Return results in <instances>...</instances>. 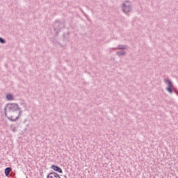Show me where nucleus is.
I'll return each mask as SVG.
<instances>
[{
    "label": "nucleus",
    "mask_w": 178,
    "mask_h": 178,
    "mask_svg": "<svg viewBox=\"0 0 178 178\" xmlns=\"http://www.w3.org/2000/svg\"><path fill=\"white\" fill-rule=\"evenodd\" d=\"M4 111L6 118L11 122H16L23 113L22 108L16 103H8L6 105Z\"/></svg>",
    "instance_id": "nucleus-1"
},
{
    "label": "nucleus",
    "mask_w": 178,
    "mask_h": 178,
    "mask_svg": "<svg viewBox=\"0 0 178 178\" xmlns=\"http://www.w3.org/2000/svg\"><path fill=\"white\" fill-rule=\"evenodd\" d=\"M65 27V23L62 21H56L54 24V30L55 31L56 35H58L61 31L62 29Z\"/></svg>",
    "instance_id": "nucleus-2"
},
{
    "label": "nucleus",
    "mask_w": 178,
    "mask_h": 178,
    "mask_svg": "<svg viewBox=\"0 0 178 178\" xmlns=\"http://www.w3.org/2000/svg\"><path fill=\"white\" fill-rule=\"evenodd\" d=\"M122 9L124 13H130L133 10V8L131 7V4L130 3V1H126L124 3H122Z\"/></svg>",
    "instance_id": "nucleus-3"
},
{
    "label": "nucleus",
    "mask_w": 178,
    "mask_h": 178,
    "mask_svg": "<svg viewBox=\"0 0 178 178\" xmlns=\"http://www.w3.org/2000/svg\"><path fill=\"white\" fill-rule=\"evenodd\" d=\"M163 81L165 84H168L167 88H175V86L172 83V81L169 80V79L165 78Z\"/></svg>",
    "instance_id": "nucleus-4"
},
{
    "label": "nucleus",
    "mask_w": 178,
    "mask_h": 178,
    "mask_svg": "<svg viewBox=\"0 0 178 178\" xmlns=\"http://www.w3.org/2000/svg\"><path fill=\"white\" fill-rule=\"evenodd\" d=\"M51 169H53V170H55V172H58V173H63V171L62 170V168H60L58 165H52L51 166Z\"/></svg>",
    "instance_id": "nucleus-5"
},
{
    "label": "nucleus",
    "mask_w": 178,
    "mask_h": 178,
    "mask_svg": "<svg viewBox=\"0 0 178 178\" xmlns=\"http://www.w3.org/2000/svg\"><path fill=\"white\" fill-rule=\"evenodd\" d=\"M47 178H60L59 175L56 172H50L47 176Z\"/></svg>",
    "instance_id": "nucleus-6"
},
{
    "label": "nucleus",
    "mask_w": 178,
    "mask_h": 178,
    "mask_svg": "<svg viewBox=\"0 0 178 178\" xmlns=\"http://www.w3.org/2000/svg\"><path fill=\"white\" fill-rule=\"evenodd\" d=\"M117 49H118V50H122V49L126 50V49H127V45H126V44H118V47H117Z\"/></svg>",
    "instance_id": "nucleus-7"
},
{
    "label": "nucleus",
    "mask_w": 178,
    "mask_h": 178,
    "mask_svg": "<svg viewBox=\"0 0 178 178\" xmlns=\"http://www.w3.org/2000/svg\"><path fill=\"white\" fill-rule=\"evenodd\" d=\"M127 54V51H118L116 53L117 56H126V54Z\"/></svg>",
    "instance_id": "nucleus-8"
},
{
    "label": "nucleus",
    "mask_w": 178,
    "mask_h": 178,
    "mask_svg": "<svg viewBox=\"0 0 178 178\" xmlns=\"http://www.w3.org/2000/svg\"><path fill=\"white\" fill-rule=\"evenodd\" d=\"M12 172V168L8 167L5 169L4 173L6 177L9 176V173Z\"/></svg>",
    "instance_id": "nucleus-9"
},
{
    "label": "nucleus",
    "mask_w": 178,
    "mask_h": 178,
    "mask_svg": "<svg viewBox=\"0 0 178 178\" xmlns=\"http://www.w3.org/2000/svg\"><path fill=\"white\" fill-rule=\"evenodd\" d=\"M6 99L8 101H13L14 98H13V95L12 94H8L6 95Z\"/></svg>",
    "instance_id": "nucleus-10"
},
{
    "label": "nucleus",
    "mask_w": 178,
    "mask_h": 178,
    "mask_svg": "<svg viewBox=\"0 0 178 178\" xmlns=\"http://www.w3.org/2000/svg\"><path fill=\"white\" fill-rule=\"evenodd\" d=\"M165 90H166L170 94H173V90H175V88H166Z\"/></svg>",
    "instance_id": "nucleus-11"
},
{
    "label": "nucleus",
    "mask_w": 178,
    "mask_h": 178,
    "mask_svg": "<svg viewBox=\"0 0 178 178\" xmlns=\"http://www.w3.org/2000/svg\"><path fill=\"white\" fill-rule=\"evenodd\" d=\"M0 42L1 44H6V40L2 38H0Z\"/></svg>",
    "instance_id": "nucleus-12"
},
{
    "label": "nucleus",
    "mask_w": 178,
    "mask_h": 178,
    "mask_svg": "<svg viewBox=\"0 0 178 178\" xmlns=\"http://www.w3.org/2000/svg\"><path fill=\"white\" fill-rule=\"evenodd\" d=\"M13 131L15 133L16 131H17V129H16V127H15L13 129Z\"/></svg>",
    "instance_id": "nucleus-13"
},
{
    "label": "nucleus",
    "mask_w": 178,
    "mask_h": 178,
    "mask_svg": "<svg viewBox=\"0 0 178 178\" xmlns=\"http://www.w3.org/2000/svg\"><path fill=\"white\" fill-rule=\"evenodd\" d=\"M113 51H115V49H118V48H113L112 49Z\"/></svg>",
    "instance_id": "nucleus-14"
},
{
    "label": "nucleus",
    "mask_w": 178,
    "mask_h": 178,
    "mask_svg": "<svg viewBox=\"0 0 178 178\" xmlns=\"http://www.w3.org/2000/svg\"><path fill=\"white\" fill-rule=\"evenodd\" d=\"M175 92H176L177 95H178V92H177V91H175Z\"/></svg>",
    "instance_id": "nucleus-15"
},
{
    "label": "nucleus",
    "mask_w": 178,
    "mask_h": 178,
    "mask_svg": "<svg viewBox=\"0 0 178 178\" xmlns=\"http://www.w3.org/2000/svg\"><path fill=\"white\" fill-rule=\"evenodd\" d=\"M64 177H65V178H67V177H66V175H64Z\"/></svg>",
    "instance_id": "nucleus-16"
}]
</instances>
